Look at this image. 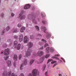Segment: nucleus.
I'll return each mask as SVG.
<instances>
[{"label":"nucleus","mask_w":76,"mask_h":76,"mask_svg":"<svg viewBox=\"0 0 76 76\" xmlns=\"http://www.w3.org/2000/svg\"><path fill=\"white\" fill-rule=\"evenodd\" d=\"M28 19L31 20H32V22L33 23L37 24V23L35 20V15L33 14L32 15H30V14H29L28 16Z\"/></svg>","instance_id":"1"},{"label":"nucleus","mask_w":76,"mask_h":76,"mask_svg":"<svg viewBox=\"0 0 76 76\" xmlns=\"http://www.w3.org/2000/svg\"><path fill=\"white\" fill-rule=\"evenodd\" d=\"M18 44V42L16 41H15L14 42V46L15 47V48H17V49L18 50H20V44H19L17 45V47H16V45H17V44Z\"/></svg>","instance_id":"2"},{"label":"nucleus","mask_w":76,"mask_h":76,"mask_svg":"<svg viewBox=\"0 0 76 76\" xmlns=\"http://www.w3.org/2000/svg\"><path fill=\"white\" fill-rule=\"evenodd\" d=\"M49 50H50V51L51 53H53V52H54L55 51V49L51 47L49 48V47H48L46 48L45 50L46 52L47 53H50Z\"/></svg>","instance_id":"3"},{"label":"nucleus","mask_w":76,"mask_h":76,"mask_svg":"<svg viewBox=\"0 0 76 76\" xmlns=\"http://www.w3.org/2000/svg\"><path fill=\"white\" fill-rule=\"evenodd\" d=\"M27 63V60L26 59H24L23 62V63L21 64L20 67V69L21 70H22L23 68H22L24 66L26 65Z\"/></svg>","instance_id":"4"},{"label":"nucleus","mask_w":76,"mask_h":76,"mask_svg":"<svg viewBox=\"0 0 76 76\" xmlns=\"http://www.w3.org/2000/svg\"><path fill=\"white\" fill-rule=\"evenodd\" d=\"M23 11H22L21 13H20V15L19 17V18L20 19V20H22L25 18V15H23Z\"/></svg>","instance_id":"5"},{"label":"nucleus","mask_w":76,"mask_h":76,"mask_svg":"<svg viewBox=\"0 0 76 76\" xmlns=\"http://www.w3.org/2000/svg\"><path fill=\"white\" fill-rule=\"evenodd\" d=\"M31 52H32V50L28 49L27 52L26 53V56H25V57H28L30 56H31Z\"/></svg>","instance_id":"6"},{"label":"nucleus","mask_w":76,"mask_h":76,"mask_svg":"<svg viewBox=\"0 0 76 76\" xmlns=\"http://www.w3.org/2000/svg\"><path fill=\"white\" fill-rule=\"evenodd\" d=\"M38 70L36 69H34L32 71V74L33 76H37L38 74Z\"/></svg>","instance_id":"7"},{"label":"nucleus","mask_w":76,"mask_h":76,"mask_svg":"<svg viewBox=\"0 0 76 76\" xmlns=\"http://www.w3.org/2000/svg\"><path fill=\"white\" fill-rule=\"evenodd\" d=\"M10 49L9 48L5 49L4 51V56H7L10 54Z\"/></svg>","instance_id":"8"},{"label":"nucleus","mask_w":76,"mask_h":76,"mask_svg":"<svg viewBox=\"0 0 76 76\" xmlns=\"http://www.w3.org/2000/svg\"><path fill=\"white\" fill-rule=\"evenodd\" d=\"M44 52L41 51H39L37 53V56L41 57L43 55Z\"/></svg>","instance_id":"9"},{"label":"nucleus","mask_w":76,"mask_h":76,"mask_svg":"<svg viewBox=\"0 0 76 76\" xmlns=\"http://www.w3.org/2000/svg\"><path fill=\"white\" fill-rule=\"evenodd\" d=\"M28 38L27 36H25L24 39V42L25 43H27L28 41Z\"/></svg>","instance_id":"10"},{"label":"nucleus","mask_w":76,"mask_h":76,"mask_svg":"<svg viewBox=\"0 0 76 76\" xmlns=\"http://www.w3.org/2000/svg\"><path fill=\"white\" fill-rule=\"evenodd\" d=\"M30 5L27 4L24 7V9L26 10L29 9L30 7Z\"/></svg>","instance_id":"11"},{"label":"nucleus","mask_w":76,"mask_h":76,"mask_svg":"<svg viewBox=\"0 0 76 76\" xmlns=\"http://www.w3.org/2000/svg\"><path fill=\"white\" fill-rule=\"evenodd\" d=\"M28 46L29 48H31L33 46V43L31 42H29L28 45Z\"/></svg>","instance_id":"12"},{"label":"nucleus","mask_w":76,"mask_h":76,"mask_svg":"<svg viewBox=\"0 0 76 76\" xmlns=\"http://www.w3.org/2000/svg\"><path fill=\"white\" fill-rule=\"evenodd\" d=\"M23 35L22 34H20V38H19V41L20 42H21L23 39Z\"/></svg>","instance_id":"13"},{"label":"nucleus","mask_w":76,"mask_h":76,"mask_svg":"<svg viewBox=\"0 0 76 76\" xmlns=\"http://www.w3.org/2000/svg\"><path fill=\"white\" fill-rule=\"evenodd\" d=\"M45 58V56H44L43 57H41L39 59V61H41V63H42V62L43 61V60H44Z\"/></svg>","instance_id":"14"},{"label":"nucleus","mask_w":76,"mask_h":76,"mask_svg":"<svg viewBox=\"0 0 76 76\" xmlns=\"http://www.w3.org/2000/svg\"><path fill=\"white\" fill-rule=\"evenodd\" d=\"M47 34V35L46 36V38L47 39L50 38L51 36V34H50V33L49 32H48Z\"/></svg>","instance_id":"15"},{"label":"nucleus","mask_w":76,"mask_h":76,"mask_svg":"<svg viewBox=\"0 0 76 76\" xmlns=\"http://www.w3.org/2000/svg\"><path fill=\"white\" fill-rule=\"evenodd\" d=\"M7 64L8 66L10 67L11 66V61L8 60L7 61Z\"/></svg>","instance_id":"16"},{"label":"nucleus","mask_w":76,"mask_h":76,"mask_svg":"<svg viewBox=\"0 0 76 76\" xmlns=\"http://www.w3.org/2000/svg\"><path fill=\"white\" fill-rule=\"evenodd\" d=\"M41 28L42 29V30L43 31L44 33H46L45 31L47 30L46 28L44 26H42Z\"/></svg>","instance_id":"17"},{"label":"nucleus","mask_w":76,"mask_h":76,"mask_svg":"<svg viewBox=\"0 0 76 76\" xmlns=\"http://www.w3.org/2000/svg\"><path fill=\"white\" fill-rule=\"evenodd\" d=\"M7 72L6 71H5L3 75H2V76H7Z\"/></svg>","instance_id":"18"},{"label":"nucleus","mask_w":76,"mask_h":76,"mask_svg":"<svg viewBox=\"0 0 76 76\" xmlns=\"http://www.w3.org/2000/svg\"><path fill=\"white\" fill-rule=\"evenodd\" d=\"M13 59L15 61H17V60H18V56H17V55H14Z\"/></svg>","instance_id":"19"},{"label":"nucleus","mask_w":76,"mask_h":76,"mask_svg":"<svg viewBox=\"0 0 76 76\" xmlns=\"http://www.w3.org/2000/svg\"><path fill=\"white\" fill-rule=\"evenodd\" d=\"M25 28L24 27H23L20 30V31L21 32H24V30H25Z\"/></svg>","instance_id":"20"},{"label":"nucleus","mask_w":76,"mask_h":76,"mask_svg":"<svg viewBox=\"0 0 76 76\" xmlns=\"http://www.w3.org/2000/svg\"><path fill=\"white\" fill-rule=\"evenodd\" d=\"M12 32L13 33L17 32V28H13L12 30Z\"/></svg>","instance_id":"21"},{"label":"nucleus","mask_w":76,"mask_h":76,"mask_svg":"<svg viewBox=\"0 0 76 76\" xmlns=\"http://www.w3.org/2000/svg\"><path fill=\"white\" fill-rule=\"evenodd\" d=\"M9 56L7 55L6 57V56H4V59L5 60V61H7L8 60V59L9 58Z\"/></svg>","instance_id":"22"},{"label":"nucleus","mask_w":76,"mask_h":76,"mask_svg":"<svg viewBox=\"0 0 76 76\" xmlns=\"http://www.w3.org/2000/svg\"><path fill=\"white\" fill-rule=\"evenodd\" d=\"M12 74V72L11 70H9L8 72V76H11Z\"/></svg>","instance_id":"23"},{"label":"nucleus","mask_w":76,"mask_h":76,"mask_svg":"<svg viewBox=\"0 0 76 76\" xmlns=\"http://www.w3.org/2000/svg\"><path fill=\"white\" fill-rule=\"evenodd\" d=\"M34 61V60H31L30 62V65H31L33 63Z\"/></svg>","instance_id":"24"},{"label":"nucleus","mask_w":76,"mask_h":76,"mask_svg":"<svg viewBox=\"0 0 76 76\" xmlns=\"http://www.w3.org/2000/svg\"><path fill=\"white\" fill-rule=\"evenodd\" d=\"M41 15L42 17H45V14L44 12H42Z\"/></svg>","instance_id":"25"},{"label":"nucleus","mask_w":76,"mask_h":76,"mask_svg":"<svg viewBox=\"0 0 76 76\" xmlns=\"http://www.w3.org/2000/svg\"><path fill=\"white\" fill-rule=\"evenodd\" d=\"M35 29L37 31H39V27L37 26H36L35 27Z\"/></svg>","instance_id":"26"},{"label":"nucleus","mask_w":76,"mask_h":76,"mask_svg":"<svg viewBox=\"0 0 76 76\" xmlns=\"http://www.w3.org/2000/svg\"><path fill=\"white\" fill-rule=\"evenodd\" d=\"M50 56V54H47L45 56V58H48V57H49Z\"/></svg>","instance_id":"27"},{"label":"nucleus","mask_w":76,"mask_h":76,"mask_svg":"<svg viewBox=\"0 0 76 76\" xmlns=\"http://www.w3.org/2000/svg\"><path fill=\"white\" fill-rule=\"evenodd\" d=\"M52 58L55 59H57V60H59V58H58L57 57H55V56L52 57Z\"/></svg>","instance_id":"28"},{"label":"nucleus","mask_w":76,"mask_h":76,"mask_svg":"<svg viewBox=\"0 0 76 76\" xmlns=\"http://www.w3.org/2000/svg\"><path fill=\"white\" fill-rule=\"evenodd\" d=\"M30 38L31 39H33L34 38V37L33 35H30Z\"/></svg>","instance_id":"29"},{"label":"nucleus","mask_w":76,"mask_h":76,"mask_svg":"<svg viewBox=\"0 0 76 76\" xmlns=\"http://www.w3.org/2000/svg\"><path fill=\"white\" fill-rule=\"evenodd\" d=\"M10 26L7 27L6 28V30L7 31H8L10 29Z\"/></svg>","instance_id":"30"},{"label":"nucleus","mask_w":76,"mask_h":76,"mask_svg":"<svg viewBox=\"0 0 76 76\" xmlns=\"http://www.w3.org/2000/svg\"><path fill=\"white\" fill-rule=\"evenodd\" d=\"M22 55L20 54L19 55V59L20 60H21V58H22Z\"/></svg>","instance_id":"31"},{"label":"nucleus","mask_w":76,"mask_h":76,"mask_svg":"<svg viewBox=\"0 0 76 76\" xmlns=\"http://www.w3.org/2000/svg\"><path fill=\"white\" fill-rule=\"evenodd\" d=\"M46 65H44L43 66V69H43V71L45 70V69L46 68Z\"/></svg>","instance_id":"32"},{"label":"nucleus","mask_w":76,"mask_h":76,"mask_svg":"<svg viewBox=\"0 0 76 76\" xmlns=\"http://www.w3.org/2000/svg\"><path fill=\"white\" fill-rule=\"evenodd\" d=\"M53 61L52 59H49L48 61L47 64H48L49 62H50Z\"/></svg>","instance_id":"33"},{"label":"nucleus","mask_w":76,"mask_h":76,"mask_svg":"<svg viewBox=\"0 0 76 76\" xmlns=\"http://www.w3.org/2000/svg\"><path fill=\"white\" fill-rule=\"evenodd\" d=\"M42 22L44 24H47V23L46 21H42Z\"/></svg>","instance_id":"34"},{"label":"nucleus","mask_w":76,"mask_h":76,"mask_svg":"<svg viewBox=\"0 0 76 76\" xmlns=\"http://www.w3.org/2000/svg\"><path fill=\"white\" fill-rule=\"evenodd\" d=\"M48 46V45L47 44V43H46L45 45H44V47L45 48H46V47Z\"/></svg>","instance_id":"35"},{"label":"nucleus","mask_w":76,"mask_h":76,"mask_svg":"<svg viewBox=\"0 0 76 76\" xmlns=\"http://www.w3.org/2000/svg\"><path fill=\"white\" fill-rule=\"evenodd\" d=\"M37 36L38 37H42V36L40 34H37Z\"/></svg>","instance_id":"36"},{"label":"nucleus","mask_w":76,"mask_h":76,"mask_svg":"<svg viewBox=\"0 0 76 76\" xmlns=\"http://www.w3.org/2000/svg\"><path fill=\"white\" fill-rule=\"evenodd\" d=\"M39 44L40 45H43V42H39Z\"/></svg>","instance_id":"37"},{"label":"nucleus","mask_w":76,"mask_h":76,"mask_svg":"<svg viewBox=\"0 0 76 76\" xmlns=\"http://www.w3.org/2000/svg\"><path fill=\"white\" fill-rule=\"evenodd\" d=\"M22 26V25H21V24L20 23H19L18 25V26L19 27H21Z\"/></svg>","instance_id":"38"},{"label":"nucleus","mask_w":76,"mask_h":76,"mask_svg":"<svg viewBox=\"0 0 76 76\" xmlns=\"http://www.w3.org/2000/svg\"><path fill=\"white\" fill-rule=\"evenodd\" d=\"M56 62H57V61H52V62H51V63H52V64H53L56 63Z\"/></svg>","instance_id":"39"},{"label":"nucleus","mask_w":76,"mask_h":76,"mask_svg":"<svg viewBox=\"0 0 76 76\" xmlns=\"http://www.w3.org/2000/svg\"><path fill=\"white\" fill-rule=\"evenodd\" d=\"M11 76H17V75H15V74L14 73H12L11 75Z\"/></svg>","instance_id":"40"},{"label":"nucleus","mask_w":76,"mask_h":76,"mask_svg":"<svg viewBox=\"0 0 76 76\" xmlns=\"http://www.w3.org/2000/svg\"><path fill=\"white\" fill-rule=\"evenodd\" d=\"M5 32V30H4V31H3L1 33V35H3L4 34V33Z\"/></svg>","instance_id":"41"},{"label":"nucleus","mask_w":76,"mask_h":76,"mask_svg":"<svg viewBox=\"0 0 76 76\" xmlns=\"http://www.w3.org/2000/svg\"><path fill=\"white\" fill-rule=\"evenodd\" d=\"M33 55L34 56H37V54L36 53V52L34 53Z\"/></svg>","instance_id":"42"},{"label":"nucleus","mask_w":76,"mask_h":76,"mask_svg":"<svg viewBox=\"0 0 76 76\" xmlns=\"http://www.w3.org/2000/svg\"><path fill=\"white\" fill-rule=\"evenodd\" d=\"M61 59H62L64 63H65V60L63 58H61Z\"/></svg>","instance_id":"43"},{"label":"nucleus","mask_w":76,"mask_h":76,"mask_svg":"<svg viewBox=\"0 0 76 76\" xmlns=\"http://www.w3.org/2000/svg\"><path fill=\"white\" fill-rule=\"evenodd\" d=\"M45 75L46 76H48V72L47 71L45 73Z\"/></svg>","instance_id":"44"},{"label":"nucleus","mask_w":76,"mask_h":76,"mask_svg":"<svg viewBox=\"0 0 76 76\" xmlns=\"http://www.w3.org/2000/svg\"><path fill=\"white\" fill-rule=\"evenodd\" d=\"M14 38L16 39H17L18 38V36H14Z\"/></svg>","instance_id":"45"},{"label":"nucleus","mask_w":76,"mask_h":76,"mask_svg":"<svg viewBox=\"0 0 76 76\" xmlns=\"http://www.w3.org/2000/svg\"><path fill=\"white\" fill-rule=\"evenodd\" d=\"M3 47L4 48H6L7 47V45L6 44L5 45H4L3 46Z\"/></svg>","instance_id":"46"},{"label":"nucleus","mask_w":76,"mask_h":76,"mask_svg":"<svg viewBox=\"0 0 76 76\" xmlns=\"http://www.w3.org/2000/svg\"><path fill=\"white\" fill-rule=\"evenodd\" d=\"M4 16V14L3 13H1V17L2 18H3Z\"/></svg>","instance_id":"47"},{"label":"nucleus","mask_w":76,"mask_h":76,"mask_svg":"<svg viewBox=\"0 0 76 76\" xmlns=\"http://www.w3.org/2000/svg\"><path fill=\"white\" fill-rule=\"evenodd\" d=\"M43 49V46H42L41 48H40L39 49V50H42Z\"/></svg>","instance_id":"48"},{"label":"nucleus","mask_w":76,"mask_h":76,"mask_svg":"<svg viewBox=\"0 0 76 76\" xmlns=\"http://www.w3.org/2000/svg\"><path fill=\"white\" fill-rule=\"evenodd\" d=\"M54 56H55L59 57L60 56V55H58V54H57V55H54Z\"/></svg>","instance_id":"49"},{"label":"nucleus","mask_w":76,"mask_h":76,"mask_svg":"<svg viewBox=\"0 0 76 76\" xmlns=\"http://www.w3.org/2000/svg\"><path fill=\"white\" fill-rule=\"evenodd\" d=\"M42 40L43 42H46V41L44 39H42Z\"/></svg>","instance_id":"50"},{"label":"nucleus","mask_w":76,"mask_h":76,"mask_svg":"<svg viewBox=\"0 0 76 76\" xmlns=\"http://www.w3.org/2000/svg\"><path fill=\"white\" fill-rule=\"evenodd\" d=\"M33 75L32 74H31V73H30L28 75V76H33Z\"/></svg>","instance_id":"51"},{"label":"nucleus","mask_w":76,"mask_h":76,"mask_svg":"<svg viewBox=\"0 0 76 76\" xmlns=\"http://www.w3.org/2000/svg\"><path fill=\"white\" fill-rule=\"evenodd\" d=\"M11 15L12 17H13L15 15V14L14 13H12Z\"/></svg>","instance_id":"52"},{"label":"nucleus","mask_w":76,"mask_h":76,"mask_svg":"<svg viewBox=\"0 0 76 76\" xmlns=\"http://www.w3.org/2000/svg\"><path fill=\"white\" fill-rule=\"evenodd\" d=\"M14 66L15 67L16 66V62H14Z\"/></svg>","instance_id":"53"},{"label":"nucleus","mask_w":76,"mask_h":76,"mask_svg":"<svg viewBox=\"0 0 76 76\" xmlns=\"http://www.w3.org/2000/svg\"><path fill=\"white\" fill-rule=\"evenodd\" d=\"M19 76H24V74L23 73H21L20 74Z\"/></svg>","instance_id":"54"},{"label":"nucleus","mask_w":76,"mask_h":76,"mask_svg":"<svg viewBox=\"0 0 76 76\" xmlns=\"http://www.w3.org/2000/svg\"><path fill=\"white\" fill-rule=\"evenodd\" d=\"M49 43H50V44H51V43H52V42H51V40H49Z\"/></svg>","instance_id":"55"},{"label":"nucleus","mask_w":76,"mask_h":76,"mask_svg":"<svg viewBox=\"0 0 76 76\" xmlns=\"http://www.w3.org/2000/svg\"><path fill=\"white\" fill-rule=\"evenodd\" d=\"M11 41V40L10 39H9L7 40L8 42H10Z\"/></svg>","instance_id":"56"},{"label":"nucleus","mask_w":76,"mask_h":76,"mask_svg":"<svg viewBox=\"0 0 76 76\" xmlns=\"http://www.w3.org/2000/svg\"><path fill=\"white\" fill-rule=\"evenodd\" d=\"M56 64H55L54 65H53V67L54 68V66H55L56 65Z\"/></svg>","instance_id":"57"},{"label":"nucleus","mask_w":76,"mask_h":76,"mask_svg":"<svg viewBox=\"0 0 76 76\" xmlns=\"http://www.w3.org/2000/svg\"><path fill=\"white\" fill-rule=\"evenodd\" d=\"M59 76H62V74H58Z\"/></svg>","instance_id":"58"},{"label":"nucleus","mask_w":76,"mask_h":76,"mask_svg":"<svg viewBox=\"0 0 76 76\" xmlns=\"http://www.w3.org/2000/svg\"><path fill=\"white\" fill-rule=\"evenodd\" d=\"M12 44V42L10 43V44H9L10 46H11Z\"/></svg>","instance_id":"59"},{"label":"nucleus","mask_w":76,"mask_h":76,"mask_svg":"<svg viewBox=\"0 0 76 76\" xmlns=\"http://www.w3.org/2000/svg\"><path fill=\"white\" fill-rule=\"evenodd\" d=\"M32 1L33 2H34L35 1V0H32Z\"/></svg>","instance_id":"60"},{"label":"nucleus","mask_w":76,"mask_h":76,"mask_svg":"<svg viewBox=\"0 0 76 76\" xmlns=\"http://www.w3.org/2000/svg\"><path fill=\"white\" fill-rule=\"evenodd\" d=\"M38 20L39 21V18H38Z\"/></svg>","instance_id":"61"},{"label":"nucleus","mask_w":76,"mask_h":76,"mask_svg":"<svg viewBox=\"0 0 76 76\" xmlns=\"http://www.w3.org/2000/svg\"><path fill=\"white\" fill-rule=\"evenodd\" d=\"M1 54H3V52H2L1 53Z\"/></svg>","instance_id":"62"},{"label":"nucleus","mask_w":76,"mask_h":76,"mask_svg":"<svg viewBox=\"0 0 76 76\" xmlns=\"http://www.w3.org/2000/svg\"><path fill=\"white\" fill-rule=\"evenodd\" d=\"M28 24H27V25H26V26H27V27H28Z\"/></svg>","instance_id":"63"},{"label":"nucleus","mask_w":76,"mask_h":76,"mask_svg":"<svg viewBox=\"0 0 76 76\" xmlns=\"http://www.w3.org/2000/svg\"><path fill=\"white\" fill-rule=\"evenodd\" d=\"M60 61L61 62H62V61L61 60H60Z\"/></svg>","instance_id":"64"}]
</instances>
